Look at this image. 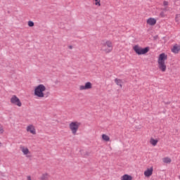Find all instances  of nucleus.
Segmentation results:
<instances>
[{"instance_id":"obj_1","label":"nucleus","mask_w":180,"mask_h":180,"mask_svg":"<svg viewBox=\"0 0 180 180\" xmlns=\"http://www.w3.org/2000/svg\"><path fill=\"white\" fill-rule=\"evenodd\" d=\"M167 60H168V55L165 53H162L158 56V68L160 72H167Z\"/></svg>"},{"instance_id":"obj_2","label":"nucleus","mask_w":180,"mask_h":180,"mask_svg":"<svg viewBox=\"0 0 180 180\" xmlns=\"http://www.w3.org/2000/svg\"><path fill=\"white\" fill-rule=\"evenodd\" d=\"M47 87L44 84H39L34 89V96L37 99H43L46 98Z\"/></svg>"},{"instance_id":"obj_3","label":"nucleus","mask_w":180,"mask_h":180,"mask_svg":"<svg viewBox=\"0 0 180 180\" xmlns=\"http://www.w3.org/2000/svg\"><path fill=\"white\" fill-rule=\"evenodd\" d=\"M132 49L137 56H146V54L150 51V47L146 46L143 48L139 44L134 45Z\"/></svg>"},{"instance_id":"obj_4","label":"nucleus","mask_w":180,"mask_h":180,"mask_svg":"<svg viewBox=\"0 0 180 180\" xmlns=\"http://www.w3.org/2000/svg\"><path fill=\"white\" fill-rule=\"evenodd\" d=\"M101 51L105 53V54H109L113 51V43L110 40H106L105 43L101 45Z\"/></svg>"},{"instance_id":"obj_5","label":"nucleus","mask_w":180,"mask_h":180,"mask_svg":"<svg viewBox=\"0 0 180 180\" xmlns=\"http://www.w3.org/2000/svg\"><path fill=\"white\" fill-rule=\"evenodd\" d=\"M79 127H81V122L72 121L69 123V129L73 136H77V133H78Z\"/></svg>"},{"instance_id":"obj_6","label":"nucleus","mask_w":180,"mask_h":180,"mask_svg":"<svg viewBox=\"0 0 180 180\" xmlns=\"http://www.w3.org/2000/svg\"><path fill=\"white\" fill-rule=\"evenodd\" d=\"M10 103L13 106H18V108L22 106V101H20V99L16 95L11 96L10 98Z\"/></svg>"},{"instance_id":"obj_7","label":"nucleus","mask_w":180,"mask_h":180,"mask_svg":"<svg viewBox=\"0 0 180 180\" xmlns=\"http://www.w3.org/2000/svg\"><path fill=\"white\" fill-rule=\"evenodd\" d=\"M153 174H154V167L153 166H149L146 168V169L143 172V175L145 178H150V176H153Z\"/></svg>"},{"instance_id":"obj_8","label":"nucleus","mask_w":180,"mask_h":180,"mask_svg":"<svg viewBox=\"0 0 180 180\" xmlns=\"http://www.w3.org/2000/svg\"><path fill=\"white\" fill-rule=\"evenodd\" d=\"M92 83L91 82H86L83 85H80L79 86V91H89V89H92Z\"/></svg>"},{"instance_id":"obj_9","label":"nucleus","mask_w":180,"mask_h":180,"mask_svg":"<svg viewBox=\"0 0 180 180\" xmlns=\"http://www.w3.org/2000/svg\"><path fill=\"white\" fill-rule=\"evenodd\" d=\"M26 130L27 133H30V134H32L33 136H36L37 134V132L36 131V127L33 124H30L27 126Z\"/></svg>"},{"instance_id":"obj_10","label":"nucleus","mask_w":180,"mask_h":180,"mask_svg":"<svg viewBox=\"0 0 180 180\" xmlns=\"http://www.w3.org/2000/svg\"><path fill=\"white\" fill-rule=\"evenodd\" d=\"M147 26H155L157 25V19L155 18L150 17L146 20Z\"/></svg>"},{"instance_id":"obj_11","label":"nucleus","mask_w":180,"mask_h":180,"mask_svg":"<svg viewBox=\"0 0 180 180\" xmlns=\"http://www.w3.org/2000/svg\"><path fill=\"white\" fill-rule=\"evenodd\" d=\"M23 155L24 158H27V160H30L32 158V152L27 148H23Z\"/></svg>"},{"instance_id":"obj_12","label":"nucleus","mask_w":180,"mask_h":180,"mask_svg":"<svg viewBox=\"0 0 180 180\" xmlns=\"http://www.w3.org/2000/svg\"><path fill=\"white\" fill-rule=\"evenodd\" d=\"M171 51L174 53V54H178L180 51V45L178 44H174L171 49Z\"/></svg>"},{"instance_id":"obj_13","label":"nucleus","mask_w":180,"mask_h":180,"mask_svg":"<svg viewBox=\"0 0 180 180\" xmlns=\"http://www.w3.org/2000/svg\"><path fill=\"white\" fill-rule=\"evenodd\" d=\"M158 138L151 137L149 140V143L152 147H156L157 144H158Z\"/></svg>"},{"instance_id":"obj_14","label":"nucleus","mask_w":180,"mask_h":180,"mask_svg":"<svg viewBox=\"0 0 180 180\" xmlns=\"http://www.w3.org/2000/svg\"><path fill=\"white\" fill-rule=\"evenodd\" d=\"M101 139L103 141H105V143H109L110 141V136L106 134H103L101 135Z\"/></svg>"},{"instance_id":"obj_15","label":"nucleus","mask_w":180,"mask_h":180,"mask_svg":"<svg viewBox=\"0 0 180 180\" xmlns=\"http://www.w3.org/2000/svg\"><path fill=\"white\" fill-rule=\"evenodd\" d=\"M120 179L121 180H133V176L125 174L121 176Z\"/></svg>"},{"instance_id":"obj_16","label":"nucleus","mask_w":180,"mask_h":180,"mask_svg":"<svg viewBox=\"0 0 180 180\" xmlns=\"http://www.w3.org/2000/svg\"><path fill=\"white\" fill-rule=\"evenodd\" d=\"M164 164H171L172 162V159L169 157H165L162 159Z\"/></svg>"},{"instance_id":"obj_17","label":"nucleus","mask_w":180,"mask_h":180,"mask_svg":"<svg viewBox=\"0 0 180 180\" xmlns=\"http://www.w3.org/2000/svg\"><path fill=\"white\" fill-rule=\"evenodd\" d=\"M114 81L116 85H118V86H120V88H122V84H123V82L122 81V79L116 78L115 79Z\"/></svg>"},{"instance_id":"obj_18","label":"nucleus","mask_w":180,"mask_h":180,"mask_svg":"<svg viewBox=\"0 0 180 180\" xmlns=\"http://www.w3.org/2000/svg\"><path fill=\"white\" fill-rule=\"evenodd\" d=\"M49 178V174L48 173H44L40 176V180H46Z\"/></svg>"},{"instance_id":"obj_19","label":"nucleus","mask_w":180,"mask_h":180,"mask_svg":"<svg viewBox=\"0 0 180 180\" xmlns=\"http://www.w3.org/2000/svg\"><path fill=\"white\" fill-rule=\"evenodd\" d=\"M175 22H176V23H177L178 25H179V23H180V14L176 15V17H175Z\"/></svg>"},{"instance_id":"obj_20","label":"nucleus","mask_w":180,"mask_h":180,"mask_svg":"<svg viewBox=\"0 0 180 180\" xmlns=\"http://www.w3.org/2000/svg\"><path fill=\"white\" fill-rule=\"evenodd\" d=\"M94 5L99 8L101 6V0H94Z\"/></svg>"},{"instance_id":"obj_21","label":"nucleus","mask_w":180,"mask_h":180,"mask_svg":"<svg viewBox=\"0 0 180 180\" xmlns=\"http://www.w3.org/2000/svg\"><path fill=\"white\" fill-rule=\"evenodd\" d=\"M5 133V129L4 128V125L0 124V134H4Z\"/></svg>"},{"instance_id":"obj_22","label":"nucleus","mask_w":180,"mask_h":180,"mask_svg":"<svg viewBox=\"0 0 180 180\" xmlns=\"http://www.w3.org/2000/svg\"><path fill=\"white\" fill-rule=\"evenodd\" d=\"M28 26L30 27H33V26H34V22H33V21H28Z\"/></svg>"},{"instance_id":"obj_23","label":"nucleus","mask_w":180,"mask_h":180,"mask_svg":"<svg viewBox=\"0 0 180 180\" xmlns=\"http://www.w3.org/2000/svg\"><path fill=\"white\" fill-rule=\"evenodd\" d=\"M168 5H169L168 1H163V6H168Z\"/></svg>"},{"instance_id":"obj_24","label":"nucleus","mask_w":180,"mask_h":180,"mask_svg":"<svg viewBox=\"0 0 180 180\" xmlns=\"http://www.w3.org/2000/svg\"><path fill=\"white\" fill-rule=\"evenodd\" d=\"M27 180H32V176H27Z\"/></svg>"},{"instance_id":"obj_25","label":"nucleus","mask_w":180,"mask_h":180,"mask_svg":"<svg viewBox=\"0 0 180 180\" xmlns=\"http://www.w3.org/2000/svg\"><path fill=\"white\" fill-rule=\"evenodd\" d=\"M1 146H2V143H1V141H0V147H1Z\"/></svg>"}]
</instances>
